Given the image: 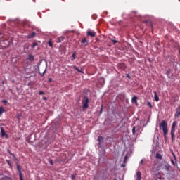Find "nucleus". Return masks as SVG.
Listing matches in <instances>:
<instances>
[{
    "label": "nucleus",
    "mask_w": 180,
    "mask_h": 180,
    "mask_svg": "<svg viewBox=\"0 0 180 180\" xmlns=\"http://www.w3.org/2000/svg\"><path fill=\"white\" fill-rule=\"evenodd\" d=\"M43 99H44V101H47V98H46V97H44Z\"/></svg>",
    "instance_id": "obj_41"
},
{
    "label": "nucleus",
    "mask_w": 180,
    "mask_h": 180,
    "mask_svg": "<svg viewBox=\"0 0 180 180\" xmlns=\"http://www.w3.org/2000/svg\"><path fill=\"white\" fill-rule=\"evenodd\" d=\"M2 103H8V101H6V100H3V101H2Z\"/></svg>",
    "instance_id": "obj_38"
},
{
    "label": "nucleus",
    "mask_w": 180,
    "mask_h": 180,
    "mask_svg": "<svg viewBox=\"0 0 180 180\" xmlns=\"http://www.w3.org/2000/svg\"><path fill=\"white\" fill-rule=\"evenodd\" d=\"M6 162L8 163V165H9L10 168H12V164L11 163V161H9L8 160H6Z\"/></svg>",
    "instance_id": "obj_24"
},
{
    "label": "nucleus",
    "mask_w": 180,
    "mask_h": 180,
    "mask_svg": "<svg viewBox=\"0 0 180 180\" xmlns=\"http://www.w3.org/2000/svg\"><path fill=\"white\" fill-rule=\"evenodd\" d=\"M149 24L150 25L151 29H153V22L151 21H149Z\"/></svg>",
    "instance_id": "obj_31"
},
{
    "label": "nucleus",
    "mask_w": 180,
    "mask_h": 180,
    "mask_svg": "<svg viewBox=\"0 0 180 180\" xmlns=\"http://www.w3.org/2000/svg\"><path fill=\"white\" fill-rule=\"evenodd\" d=\"M9 154H11V155H13V157H14L15 160H16V157L15 156V155L12 153H11V151L8 150Z\"/></svg>",
    "instance_id": "obj_29"
},
{
    "label": "nucleus",
    "mask_w": 180,
    "mask_h": 180,
    "mask_svg": "<svg viewBox=\"0 0 180 180\" xmlns=\"http://www.w3.org/2000/svg\"><path fill=\"white\" fill-rule=\"evenodd\" d=\"M160 129L162 130L165 137H167L168 134V123L165 120H162L161 123L159 124Z\"/></svg>",
    "instance_id": "obj_1"
},
{
    "label": "nucleus",
    "mask_w": 180,
    "mask_h": 180,
    "mask_svg": "<svg viewBox=\"0 0 180 180\" xmlns=\"http://www.w3.org/2000/svg\"><path fill=\"white\" fill-rule=\"evenodd\" d=\"M112 43H114V44H116V43H118L119 41L117 40H115V39H112Z\"/></svg>",
    "instance_id": "obj_30"
},
{
    "label": "nucleus",
    "mask_w": 180,
    "mask_h": 180,
    "mask_svg": "<svg viewBox=\"0 0 180 180\" xmlns=\"http://www.w3.org/2000/svg\"><path fill=\"white\" fill-rule=\"evenodd\" d=\"M103 106L102 105V106H101V111H100V113H102V112H103Z\"/></svg>",
    "instance_id": "obj_39"
},
{
    "label": "nucleus",
    "mask_w": 180,
    "mask_h": 180,
    "mask_svg": "<svg viewBox=\"0 0 180 180\" xmlns=\"http://www.w3.org/2000/svg\"><path fill=\"white\" fill-rule=\"evenodd\" d=\"M73 68H74V70H75L78 72H81V74H84V71H82V68L79 69L77 66H74Z\"/></svg>",
    "instance_id": "obj_9"
},
{
    "label": "nucleus",
    "mask_w": 180,
    "mask_h": 180,
    "mask_svg": "<svg viewBox=\"0 0 180 180\" xmlns=\"http://www.w3.org/2000/svg\"><path fill=\"white\" fill-rule=\"evenodd\" d=\"M154 99L155 101V102H158L160 101V97H158V95H157V91H154Z\"/></svg>",
    "instance_id": "obj_11"
},
{
    "label": "nucleus",
    "mask_w": 180,
    "mask_h": 180,
    "mask_svg": "<svg viewBox=\"0 0 180 180\" xmlns=\"http://www.w3.org/2000/svg\"><path fill=\"white\" fill-rule=\"evenodd\" d=\"M143 160H141L140 161V164H143Z\"/></svg>",
    "instance_id": "obj_43"
},
{
    "label": "nucleus",
    "mask_w": 180,
    "mask_h": 180,
    "mask_svg": "<svg viewBox=\"0 0 180 180\" xmlns=\"http://www.w3.org/2000/svg\"><path fill=\"white\" fill-rule=\"evenodd\" d=\"M36 46H39V44L37 42H33V44L32 45V48L34 49L36 47Z\"/></svg>",
    "instance_id": "obj_20"
},
{
    "label": "nucleus",
    "mask_w": 180,
    "mask_h": 180,
    "mask_svg": "<svg viewBox=\"0 0 180 180\" xmlns=\"http://www.w3.org/2000/svg\"><path fill=\"white\" fill-rule=\"evenodd\" d=\"M4 112H5V110L4 109V108L1 107L0 108V115H2V113H4Z\"/></svg>",
    "instance_id": "obj_25"
},
{
    "label": "nucleus",
    "mask_w": 180,
    "mask_h": 180,
    "mask_svg": "<svg viewBox=\"0 0 180 180\" xmlns=\"http://www.w3.org/2000/svg\"><path fill=\"white\" fill-rule=\"evenodd\" d=\"M103 140V137H102V136H98V143H101Z\"/></svg>",
    "instance_id": "obj_23"
},
{
    "label": "nucleus",
    "mask_w": 180,
    "mask_h": 180,
    "mask_svg": "<svg viewBox=\"0 0 180 180\" xmlns=\"http://www.w3.org/2000/svg\"><path fill=\"white\" fill-rule=\"evenodd\" d=\"M156 158L157 160H162V155L160 153H156Z\"/></svg>",
    "instance_id": "obj_17"
},
{
    "label": "nucleus",
    "mask_w": 180,
    "mask_h": 180,
    "mask_svg": "<svg viewBox=\"0 0 180 180\" xmlns=\"http://www.w3.org/2000/svg\"><path fill=\"white\" fill-rule=\"evenodd\" d=\"M61 41H64V37H60L56 39V43H61Z\"/></svg>",
    "instance_id": "obj_14"
},
{
    "label": "nucleus",
    "mask_w": 180,
    "mask_h": 180,
    "mask_svg": "<svg viewBox=\"0 0 180 180\" xmlns=\"http://www.w3.org/2000/svg\"><path fill=\"white\" fill-rule=\"evenodd\" d=\"M160 169H161V167H160V166H158V167H157V171H160Z\"/></svg>",
    "instance_id": "obj_40"
},
{
    "label": "nucleus",
    "mask_w": 180,
    "mask_h": 180,
    "mask_svg": "<svg viewBox=\"0 0 180 180\" xmlns=\"http://www.w3.org/2000/svg\"><path fill=\"white\" fill-rule=\"evenodd\" d=\"M175 126H176V122H174L172 124L171 131L175 132Z\"/></svg>",
    "instance_id": "obj_10"
},
{
    "label": "nucleus",
    "mask_w": 180,
    "mask_h": 180,
    "mask_svg": "<svg viewBox=\"0 0 180 180\" xmlns=\"http://www.w3.org/2000/svg\"><path fill=\"white\" fill-rule=\"evenodd\" d=\"M48 44L49 47H53V41H51V39H49V41H48Z\"/></svg>",
    "instance_id": "obj_19"
},
{
    "label": "nucleus",
    "mask_w": 180,
    "mask_h": 180,
    "mask_svg": "<svg viewBox=\"0 0 180 180\" xmlns=\"http://www.w3.org/2000/svg\"><path fill=\"white\" fill-rule=\"evenodd\" d=\"M132 133H133V134H134V133H136V127H134L132 128Z\"/></svg>",
    "instance_id": "obj_28"
},
{
    "label": "nucleus",
    "mask_w": 180,
    "mask_h": 180,
    "mask_svg": "<svg viewBox=\"0 0 180 180\" xmlns=\"http://www.w3.org/2000/svg\"><path fill=\"white\" fill-rule=\"evenodd\" d=\"M72 57L73 58L72 60H75V52L72 54Z\"/></svg>",
    "instance_id": "obj_35"
},
{
    "label": "nucleus",
    "mask_w": 180,
    "mask_h": 180,
    "mask_svg": "<svg viewBox=\"0 0 180 180\" xmlns=\"http://www.w3.org/2000/svg\"><path fill=\"white\" fill-rule=\"evenodd\" d=\"M124 162H127V156H125V157H124Z\"/></svg>",
    "instance_id": "obj_36"
},
{
    "label": "nucleus",
    "mask_w": 180,
    "mask_h": 180,
    "mask_svg": "<svg viewBox=\"0 0 180 180\" xmlns=\"http://www.w3.org/2000/svg\"><path fill=\"white\" fill-rule=\"evenodd\" d=\"M166 61L168 63H175V57L168 55L166 57Z\"/></svg>",
    "instance_id": "obj_3"
},
{
    "label": "nucleus",
    "mask_w": 180,
    "mask_h": 180,
    "mask_svg": "<svg viewBox=\"0 0 180 180\" xmlns=\"http://www.w3.org/2000/svg\"><path fill=\"white\" fill-rule=\"evenodd\" d=\"M164 167H165V171H169V165L167 163H166V164L164 165Z\"/></svg>",
    "instance_id": "obj_18"
},
{
    "label": "nucleus",
    "mask_w": 180,
    "mask_h": 180,
    "mask_svg": "<svg viewBox=\"0 0 180 180\" xmlns=\"http://www.w3.org/2000/svg\"><path fill=\"white\" fill-rule=\"evenodd\" d=\"M74 178H75L74 176H72V179H74Z\"/></svg>",
    "instance_id": "obj_45"
},
{
    "label": "nucleus",
    "mask_w": 180,
    "mask_h": 180,
    "mask_svg": "<svg viewBox=\"0 0 180 180\" xmlns=\"http://www.w3.org/2000/svg\"><path fill=\"white\" fill-rule=\"evenodd\" d=\"M165 137V140H167V136L165 137V136H164Z\"/></svg>",
    "instance_id": "obj_44"
},
{
    "label": "nucleus",
    "mask_w": 180,
    "mask_h": 180,
    "mask_svg": "<svg viewBox=\"0 0 180 180\" xmlns=\"http://www.w3.org/2000/svg\"><path fill=\"white\" fill-rule=\"evenodd\" d=\"M175 132L171 131V137H172V141H175Z\"/></svg>",
    "instance_id": "obj_16"
},
{
    "label": "nucleus",
    "mask_w": 180,
    "mask_h": 180,
    "mask_svg": "<svg viewBox=\"0 0 180 180\" xmlns=\"http://www.w3.org/2000/svg\"><path fill=\"white\" fill-rule=\"evenodd\" d=\"M28 60L29 61H34V56H33L32 54H29Z\"/></svg>",
    "instance_id": "obj_15"
},
{
    "label": "nucleus",
    "mask_w": 180,
    "mask_h": 180,
    "mask_svg": "<svg viewBox=\"0 0 180 180\" xmlns=\"http://www.w3.org/2000/svg\"><path fill=\"white\" fill-rule=\"evenodd\" d=\"M82 44H83L84 46H88L89 44V41L86 40V38L83 37L81 41Z\"/></svg>",
    "instance_id": "obj_5"
},
{
    "label": "nucleus",
    "mask_w": 180,
    "mask_h": 180,
    "mask_svg": "<svg viewBox=\"0 0 180 180\" xmlns=\"http://www.w3.org/2000/svg\"><path fill=\"white\" fill-rule=\"evenodd\" d=\"M172 154L174 158V160H176V156H175V153H174L173 152H172Z\"/></svg>",
    "instance_id": "obj_34"
},
{
    "label": "nucleus",
    "mask_w": 180,
    "mask_h": 180,
    "mask_svg": "<svg viewBox=\"0 0 180 180\" xmlns=\"http://www.w3.org/2000/svg\"><path fill=\"white\" fill-rule=\"evenodd\" d=\"M174 117H180V105L176 108Z\"/></svg>",
    "instance_id": "obj_7"
},
{
    "label": "nucleus",
    "mask_w": 180,
    "mask_h": 180,
    "mask_svg": "<svg viewBox=\"0 0 180 180\" xmlns=\"http://www.w3.org/2000/svg\"><path fill=\"white\" fill-rule=\"evenodd\" d=\"M36 36V32H33L27 36V39H33Z\"/></svg>",
    "instance_id": "obj_13"
},
{
    "label": "nucleus",
    "mask_w": 180,
    "mask_h": 180,
    "mask_svg": "<svg viewBox=\"0 0 180 180\" xmlns=\"http://www.w3.org/2000/svg\"><path fill=\"white\" fill-rule=\"evenodd\" d=\"M49 164H51V165H54V162H53V160L49 161Z\"/></svg>",
    "instance_id": "obj_32"
},
{
    "label": "nucleus",
    "mask_w": 180,
    "mask_h": 180,
    "mask_svg": "<svg viewBox=\"0 0 180 180\" xmlns=\"http://www.w3.org/2000/svg\"><path fill=\"white\" fill-rule=\"evenodd\" d=\"M51 81V79H49V82Z\"/></svg>",
    "instance_id": "obj_46"
},
{
    "label": "nucleus",
    "mask_w": 180,
    "mask_h": 180,
    "mask_svg": "<svg viewBox=\"0 0 180 180\" xmlns=\"http://www.w3.org/2000/svg\"><path fill=\"white\" fill-rule=\"evenodd\" d=\"M24 50H25L26 51H27L29 50V44H25V45Z\"/></svg>",
    "instance_id": "obj_22"
},
{
    "label": "nucleus",
    "mask_w": 180,
    "mask_h": 180,
    "mask_svg": "<svg viewBox=\"0 0 180 180\" xmlns=\"http://www.w3.org/2000/svg\"><path fill=\"white\" fill-rule=\"evenodd\" d=\"M39 95H44V91H39Z\"/></svg>",
    "instance_id": "obj_33"
},
{
    "label": "nucleus",
    "mask_w": 180,
    "mask_h": 180,
    "mask_svg": "<svg viewBox=\"0 0 180 180\" xmlns=\"http://www.w3.org/2000/svg\"><path fill=\"white\" fill-rule=\"evenodd\" d=\"M127 78H131L129 75H127Z\"/></svg>",
    "instance_id": "obj_42"
},
{
    "label": "nucleus",
    "mask_w": 180,
    "mask_h": 180,
    "mask_svg": "<svg viewBox=\"0 0 180 180\" xmlns=\"http://www.w3.org/2000/svg\"><path fill=\"white\" fill-rule=\"evenodd\" d=\"M147 106H149V108H153V105H151V103H150V102L147 103Z\"/></svg>",
    "instance_id": "obj_27"
},
{
    "label": "nucleus",
    "mask_w": 180,
    "mask_h": 180,
    "mask_svg": "<svg viewBox=\"0 0 180 180\" xmlns=\"http://www.w3.org/2000/svg\"><path fill=\"white\" fill-rule=\"evenodd\" d=\"M170 74H171V70H167V72H166V75H167V76L168 77V78H169V75H170Z\"/></svg>",
    "instance_id": "obj_21"
},
{
    "label": "nucleus",
    "mask_w": 180,
    "mask_h": 180,
    "mask_svg": "<svg viewBox=\"0 0 180 180\" xmlns=\"http://www.w3.org/2000/svg\"><path fill=\"white\" fill-rule=\"evenodd\" d=\"M132 103H135V105H137V96H134L131 98Z\"/></svg>",
    "instance_id": "obj_12"
},
{
    "label": "nucleus",
    "mask_w": 180,
    "mask_h": 180,
    "mask_svg": "<svg viewBox=\"0 0 180 180\" xmlns=\"http://www.w3.org/2000/svg\"><path fill=\"white\" fill-rule=\"evenodd\" d=\"M136 180H141V172L140 171L136 172Z\"/></svg>",
    "instance_id": "obj_8"
},
{
    "label": "nucleus",
    "mask_w": 180,
    "mask_h": 180,
    "mask_svg": "<svg viewBox=\"0 0 180 180\" xmlns=\"http://www.w3.org/2000/svg\"><path fill=\"white\" fill-rule=\"evenodd\" d=\"M171 162L173 165H175V162L174 161V160L171 159Z\"/></svg>",
    "instance_id": "obj_37"
},
{
    "label": "nucleus",
    "mask_w": 180,
    "mask_h": 180,
    "mask_svg": "<svg viewBox=\"0 0 180 180\" xmlns=\"http://www.w3.org/2000/svg\"><path fill=\"white\" fill-rule=\"evenodd\" d=\"M120 67H121V68H124L126 65H124V63H122L121 65H120Z\"/></svg>",
    "instance_id": "obj_26"
},
{
    "label": "nucleus",
    "mask_w": 180,
    "mask_h": 180,
    "mask_svg": "<svg viewBox=\"0 0 180 180\" xmlns=\"http://www.w3.org/2000/svg\"><path fill=\"white\" fill-rule=\"evenodd\" d=\"M87 36H90V37H95L96 36V32L92 31H87Z\"/></svg>",
    "instance_id": "obj_6"
},
{
    "label": "nucleus",
    "mask_w": 180,
    "mask_h": 180,
    "mask_svg": "<svg viewBox=\"0 0 180 180\" xmlns=\"http://www.w3.org/2000/svg\"><path fill=\"white\" fill-rule=\"evenodd\" d=\"M1 137L9 139V135H8L6 132H5V129H4V127H1Z\"/></svg>",
    "instance_id": "obj_4"
},
{
    "label": "nucleus",
    "mask_w": 180,
    "mask_h": 180,
    "mask_svg": "<svg viewBox=\"0 0 180 180\" xmlns=\"http://www.w3.org/2000/svg\"><path fill=\"white\" fill-rule=\"evenodd\" d=\"M82 109H88L89 108V98L84 95L82 100Z\"/></svg>",
    "instance_id": "obj_2"
}]
</instances>
